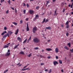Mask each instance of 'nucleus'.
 Instances as JSON below:
<instances>
[{
	"instance_id": "obj_1",
	"label": "nucleus",
	"mask_w": 73,
	"mask_h": 73,
	"mask_svg": "<svg viewBox=\"0 0 73 73\" xmlns=\"http://www.w3.org/2000/svg\"><path fill=\"white\" fill-rule=\"evenodd\" d=\"M33 41L34 43H38L40 42V39L37 38H35L33 39Z\"/></svg>"
},
{
	"instance_id": "obj_2",
	"label": "nucleus",
	"mask_w": 73,
	"mask_h": 73,
	"mask_svg": "<svg viewBox=\"0 0 73 73\" xmlns=\"http://www.w3.org/2000/svg\"><path fill=\"white\" fill-rule=\"evenodd\" d=\"M36 31H37V28L36 27H34L33 29V33H35Z\"/></svg>"
},
{
	"instance_id": "obj_3",
	"label": "nucleus",
	"mask_w": 73,
	"mask_h": 73,
	"mask_svg": "<svg viewBox=\"0 0 73 73\" xmlns=\"http://www.w3.org/2000/svg\"><path fill=\"white\" fill-rule=\"evenodd\" d=\"M8 36V37H9V35L8 34H7L5 35L3 37L2 39V40L3 41L4 40V38H5L6 37H7Z\"/></svg>"
},
{
	"instance_id": "obj_4",
	"label": "nucleus",
	"mask_w": 73,
	"mask_h": 73,
	"mask_svg": "<svg viewBox=\"0 0 73 73\" xmlns=\"http://www.w3.org/2000/svg\"><path fill=\"white\" fill-rule=\"evenodd\" d=\"M53 64L55 66V65H56V64L57 65L58 64V62L56 61H54L53 62Z\"/></svg>"
},
{
	"instance_id": "obj_5",
	"label": "nucleus",
	"mask_w": 73,
	"mask_h": 73,
	"mask_svg": "<svg viewBox=\"0 0 73 73\" xmlns=\"http://www.w3.org/2000/svg\"><path fill=\"white\" fill-rule=\"evenodd\" d=\"M17 40H19V42H21V41H22L21 38H20V37H18L17 38Z\"/></svg>"
},
{
	"instance_id": "obj_6",
	"label": "nucleus",
	"mask_w": 73,
	"mask_h": 73,
	"mask_svg": "<svg viewBox=\"0 0 73 73\" xmlns=\"http://www.w3.org/2000/svg\"><path fill=\"white\" fill-rule=\"evenodd\" d=\"M19 33V29H17V30L16 31V33H15V35H17Z\"/></svg>"
},
{
	"instance_id": "obj_7",
	"label": "nucleus",
	"mask_w": 73,
	"mask_h": 73,
	"mask_svg": "<svg viewBox=\"0 0 73 73\" xmlns=\"http://www.w3.org/2000/svg\"><path fill=\"white\" fill-rule=\"evenodd\" d=\"M29 12L30 14H32L33 13V11L32 10H30Z\"/></svg>"
},
{
	"instance_id": "obj_8",
	"label": "nucleus",
	"mask_w": 73,
	"mask_h": 73,
	"mask_svg": "<svg viewBox=\"0 0 73 73\" xmlns=\"http://www.w3.org/2000/svg\"><path fill=\"white\" fill-rule=\"evenodd\" d=\"M27 31H29V26H28V23L27 24Z\"/></svg>"
},
{
	"instance_id": "obj_9",
	"label": "nucleus",
	"mask_w": 73,
	"mask_h": 73,
	"mask_svg": "<svg viewBox=\"0 0 73 73\" xmlns=\"http://www.w3.org/2000/svg\"><path fill=\"white\" fill-rule=\"evenodd\" d=\"M11 53L10 52L8 53V52H7L6 54H5V56H9L10 55V54Z\"/></svg>"
},
{
	"instance_id": "obj_10",
	"label": "nucleus",
	"mask_w": 73,
	"mask_h": 73,
	"mask_svg": "<svg viewBox=\"0 0 73 73\" xmlns=\"http://www.w3.org/2000/svg\"><path fill=\"white\" fill-rule=\"evenodd\" d=\"M46 50L47 51H50L51 50H52V49L50 48H48L46 49Z\"/></svg>"
},
{
	"instance_id": "obj_11",
	"label": "nucleus",
	"mask_w": 73,
	"mask_h": 73,
	"mask_svg": "<svg viewBox=\"0 0 73 73\" xmlns=\"http://www.w3.org/2000/svg\"><path fill=\"white\" fill-rule=\"evenodd\" d=\"M46 29H48V30H50L51 29V27H46Z\"/></svg>"
},
{
	"instance_id": "obj_12",
	"label": "nucleus",
	"mask_w": 73,
	"mask_h": 73,
	"mask_svg": "<svg viewBox=\"0 0 73 73\" xmlns=\"http://www.w3.org/2000/svg\"><path fill=\"white\" fill-rule=\"evenodd\" d=\"M19 54H24V52L23 51H21L19 53Z\"/></svg>"
},
{
	"instance_id": "obj_13",
	"label": "nucleus",
	"mask_w": 73,
	"mask_h": 73,
	"mask_svg": "<svg viewBox=\"0 0 73 73\" xmlns=\"http://www.w3.org/2000/svg\"><path fill=\"white\" fill-rule=\"evenodd\" d=\"M55 52L56 53H58V48H56L55 49Z\"/></svg>"
},
{
	"instance_id": "obj_14",
	"label": "nucleus",
	"mask_w": 73,
	"mask_h": 73,
	"mask_svg": "<svg viewBox=\"0 0 73 73\" xmlns=\"http://www.w3.org/2000/svg\"><path fill=\"white\" fill-rule=\"evenodd\" d=\"M7 33V31H4L1 34V35L3 36V35H4L5 33Z\"/></svg>"
},
{
	"instance_id": "obj_15",
	"label": "nucleus",
	"mask_w": 73,
	"mask_h": 73,
	"mask_svg": "<svg viewBox=\"0 0 73 73\" xmlns=\"http://www.w3.org/2000/svg\"><path fill=\"white\" fill-rule=\"evenodd\" d=\"M31 36H30V37L27 40V43H29V41H31Z\"/></svg>"
},
{
	"instance_id": "obj_16",
	"label": "nucleus",
	"mask_w": 73,
	"mask_h": 73,
	"mask_svg": "<svg viewBox=\"0 0 73 73\" xmlns=\"http://www.w3.org/2000/svg\"><path fill=\"white\" fill-rule=\"evenodd\" d=\"M59 62L60 64H62V60H59Z\"/></svg>"
},
{
	"instance_id": "obj_17",
	"label": "nucleus",
	"mask_w": 73,
	"mask_h": 73,
	"mask_svg": "<svg viewBox=\"0 0 73 73\" xmlns=\"http://www.w3.org/2000/svg\"><path fill=\"white\" fill-rule=\"evenodd\" d=\"M64 48H65L66 50H69V48L67 46H65L64 47Z\"/></svg>"
},
{
	"instance_id": "obj_18",
	"label": "nucleus",
	"mask_w": 73,
	"mask_h": 73,
	"mask_svg": "<svg viewBox=\"0 0 73 73\" xmlns=\"http://www.w3.org/2000/svg\"><path fill=\"white\" fill-rule=\"evenodd\" d=\"M19 45V44H18L17 45L15 46V47L14 48V49H16V48Z\"/></svg>"
},
{
	"instance_id": "obj_19",
	"label": "nucleus",
	"mask_w": 73,
	"mask_h": 73,
	"mask_svg": "<svg viewBox=\"0 0 73 73\" xmlns=\"http://www.w3.org/2000/svg\"><path fill=\"white\" fill-rule=\"evenodd\" d=\"M10 34V35H11V34H12L13 33V32H12L11 31H9L8 32Z\"/></svg>"
},
{
	"instance_id": "obj_20",
	"label": "nucleus",
	"mask_w": 73,
	"mask_h": 73,
	"mask_svg": "<svg viewBox=\"0 0 73 73\" xmlns=\"http://www.w3.org/2000/svg\"><path fill=\"white\" fill-rule=\"evenodd\" d=\"M12 24H14V25H17V23L16 22H12Z\"/></svg>"
},
{
	"instance_id": "obj_21",
	"label": "nucleus",
	"mask_w": 73,
	"mask_h": 73,
	"mask_svg": "<svg viewBox=\"0 0 73 73\" xmlns=\"http://www.w3.org/2000/svg\"><path fill=\"white\" fill-rule=\"evenodd\" d=\"M9 46L8 45H5L4 46V48H8Z\"/></svg>"
},
{
	"instance_id": "obj_22",
	"label": "nucleus",
	"mask_w": 73,
	"mask_h": 73,
	"mask_svg": "<svg viewBox=\"0 0 73 73\" xmlns=\"http://www.w3.org/2000/svg\"><path fill=\"white\" fill-rule=\"evenodd\" d=\"M27 39H26L25 40H24L23 42V44L27 42Z\"/></svg>"
},
{
	"instance_id": "obj_23",
	"label": "nucleus",
	"mask_w": 73,
	"mask_h": 73,
	"mask_svg": "<svg viewBox=\"0 0 73 73\" xmlns=\"http://www.w3.org/2000/svg\"><path fill=\"white\" fill-rule=\"evenodd\" d=\"M8 70L7 69L5 71H4L3 73H6L7 72H8Z\"/></svg>"
},
{
	"instance_id": "obj_24",
	"label": "nucleus",
	"mask_w": 73,
	"mask_h": 73,
	"mask_svg": "<svg viewBox=\"0 0 73 73\" xmlns=\"http://www.w3.org/2000/svg\"><path fill=\"white\" fill-rule=\"evenodd\" d=\"M32 55V53H31L30 54H29L27 56L28 57H30L31 56V55Z\"/></svg>"
},
{
	"instance_id": "obj_25",
	"label": "nucleus",
	"mask_w": 73,
	"mask_h": 73,
	"mask_svg": "<svg viewBox=\"0 0 73 73\" xmlns=\"http://www.w3.org/2000/svg\"><path fill=\"white\" fill-rule=\"evenodd\" d=\"M67 45L69 46V47H70V43H68Z\"/></svg>"
},
{
	"instance_id": "obj_26",
	"label": "nucleus",
	"mask_w": 73,
	"mask_h": 73,
	"mask_svg": "<svg viewBox=\"0 0 73 73\" xmlns=\"http://www.w3.org/2000/svg\"><path fill=\"white\" fill-rule=\"evenodd\" d=\"M39 48L38 47H36L34 48L35 50H37Z\"/></svg>"
},
{
	"instance_id": "obj_27",
	"label": "nucleus",
	"mask_w": 73,
	"mask_h": 73,
	"mask_svg": "<svg viewBox=\"0 0 73 73\" xmlns=\"http://www.w3.org/2000/svg\"><path fill=\"white\" fill-rule=\"evenodd\" d=\"M46 5H48V4L49 3V1H46Z\"/></svg>"
},
{
	"instance_id": "obj_28",
	"label": "nucleus",
	"mask_w": 73,
	"mask_h": 73,
	"mask_svg": "<svg viewBox=\"0 0 73 73\" xmlns=\"http://www.w3.org/2000/svg\"><path fill=\"white\" fill-rule=\"evenodd\" d=\"M7 2H8L9 4V5H10V4H11V0H9V1H7Z\"/></svg>"
},
{
	"instance_id": "obj_29",
	"label": "nucleus",
	"mask_w": 73,
	"mask_h": 73,
	"mask_svg": "<svg viewBox=\"0 0 73 73\" xmlns=\"http://www.w3.org/2000/svg\"><path fill=\"white\" fill-rule=\"evenodd\" d=\"M66 28H69V25H66Z\"/></svg>"
},
{
	"instance_id": "obj_30",
	"label": "nucleus",
	"mask_w": 73,
	"mask_h": 73,
	"mask_svg": "<svg viewBox=\"0 0 73 73\" xmlns=\"http://www.w3.org/2000/svg\"><path fill=\"white\" fill-rule=\"evenodd\" d=\"M9 13V10H8L6 12V14H8V13Z\"/></svg>"
},
{
	"instance_id": "obj_31",
	"label": "nucleus",
	"mask_w": 73,
	"mask_h": 73,
	"mask_svg": "<svg viewBox=\"0 0 73 73\" xmlns=\"http://www.w3.org/2000/svg\"><path fill=\"white\" fill-rule=\"evenodd\" d=\"M69 24V21H67L66 22V25H68Z\"/></svg>"
},
{
	"instance_id": "obj_32",
	"label": "nucleus",
	"mask_w": 73,
	"mask_h": 73,
	"mask_svg": "<svg viewBox=\"0 0 73 73\" xmlns=\"http://www.w3.org/2000/svg\"><path fill=\"white\" fill-rule=\"evenodd\" d=\"M38 9H39V6H38L36 7V9L38 10Z\"/></svg>"
},
{
	"instance_id": "obj_33",
	"label": "nucleus",
	"mask_w": 73,
	"mask_h": 73,
	"mask_svg": "<svg viewBox=\"0 0 73 73\" xmlns=\"http://www.w3.org/2000/svg\"><path fill=\"white\" fill-rule=\"evenodd\" d=\"M52 72V69H50L49 71L48 72V73H50Z\"/></svg>"
},
{
	"instance_id": "obj_34",
	"label": "nucleus",
	"mask_w": 73,
	"mask_h": 73,
	"mask_svg": "<svg viewBox=\"0 0 73 73\" xmlns=\"http://www.w3.org/2000/svg\"><path fill=\"white\" fill-rule=\"evenodd\" d=\"M5 0H1V3H3V2H4V1Z\"/></svg>"
},
{
	"instance_id": "obj_35",
	"label": "nucleus",
	"mask_w": 73,
	"mask_h": 73,
	"mask_svg": "<svg viewBox=\"0 0 73 73\" xmlns=\"http://www.w3.org/2000/svg\"><path fill=\"white\" fill-rule=\"evenodd\" d=\"M20 24H22L23 23V20H21L20 21Z\"/></svg>"
},
{
	"instance_id": "obj_36",
	"label": "nucleus",
	"mask_w": 73,
	"mask_h": 73,
	"mask_svg": "<svg viewBox=\"0 0 73 73\" xmlns=\"http://www.w3.org/2000/svg\"><path fill=\"white\" fill-rule=\"evenodd\" d=\"M68 35H69V33H66V36H68Z\"/></svg>"
},
{
	"instance_id": "obj_37",
	"label": "nucleus",
	"mask_w": 73,
	"mask_h": 73,
	"mask_svg": "<svg viewBox=\"0 0 73 73\" xmlns=\"http://www.w3.org/2000/svg\"><path fill=\"white\" fill-rule=\"evenodd\" d=\"M29 5L28 4H27V8H29Z\"/></svg>"
},
{
	"instance_id": "obj_38",
	"label": "nucleus",
	"mask_w": 73,
	"mask_h": 73,
	"mask_svg": "<svg viewBox=\"0 0 73 73\" xmlns=\"http://www.w3.org/2000/svg\"><path fill=\"white\" fill-rule=\"evenodd\" d=\"M26 11V10H24L23 11V12L24 13V14H25V12Z\"/></svg>"
},
{
	"instance_id": "obj_39",
	"label": "nucleus",
	"mask_w": 73,
	"mask_h": 73,
	"mask_svg": "<svg viewBox=\"0 0 73 73\" xmlns=\"http://www.w3.org/2000/svg\"><path fill=\"white\" fill-rule=\"evenodd\" d=\"M48 21V19H46V21H45V23H47Z\"/></svg>"
},
{
	"instance_id": "obj_40",
	"label": "nucleus",
	"mask_w": 73,
	"mask_h": 73,
	"mask_svg": "<svg viewBox=\"0 0 73 73\" xmlns=\"http://www.w3.org/2000/svg\"><path fill=\"white\" fill-rule=\"evenodd\" d=\"M70 51L71 52H73V49L70 50Z\"/></svg>"
},
{
	"instance_id": "obj_41",
	"label": "nucleus",
	"mask_w": 73,
	"mask_h": 73,
	"mask_svg": "<svg viewBox=\"0 0 73 73\" xmlns=\"http://www.w3.org/2000/svg\"><path fill=\"white\" fill-rule=\"evenodd\" d=\"M36 19H37V18H36V17H35L33 19V21H35V20H36Z\"/></svg>"
},
{
	"instance_id": "obj_42",
	"label": "nucleus",
	"mask_w": 73,
	"mask_h": 73,
	"mask_svg": "<svg viewBox=\"0 0 73 73\" xmlns=\"http://www.w3.org/2000/svg\"><path fill=\"white\" fill-rule=\"evenodd\" d=\"M42 66V65H44V63H42L40 64Z\"/></svg>"
},
{
	"instance_id": "obj_43",
	"label": "nucleus",
	"mask_w": 73,
	"mask_h": 73,
	"mask_svg": "<svg viewBox=\"0 0 73 73\" xmlns=\"http://www.w3.org/2000/svg\"><path fill=\"white\" fill-rule=\"evenodd\" d=\"M23 6H26V4H25V3H23Z\"/></svg>"
},
{
	"instance_id": "obj_44",
	"label": "nucleus",
	"mask_w": 73,
	"mask_h": 73,
	"mask_svg": "<svg viewBox=\"0 0 73 73\" xmlns=\"http://www.w3.org/2000/svg\"><path fill=\"white\" fill-rule=\"evenodd\" d=\"M57 12V11L56 10H55V12H54V13H55V15H56V13ZM55 15H54V16H55Z\"/></svg>"
},
{
	"instance_id": "obj_45",
	"label": "nucleus",
	"mask_w": 73,
	"mask_h": 73,
	"mask_svg": "<svg viewBox=\"0 0 73 73\" xmlns=\"http://www.w3.org/2000/svg\"><path fill=\"white\" fill-rule=\"evenodd\" d=\"M38 17V15H36L35 17L37 18V17Z\"/></svg>"
},
{
	"instance_id": "obj_46",
	"label": "nucleus",
	"mask_w": 73,
	"mask_h": 73,
	"mask_svg": "<svg viewBox=\"0 0 73 73\" xmlns=\"http://www.w3.org/2000/svg\"><path fill=\"white\" fill-rule=\"evenodd\" d=\"M45 18L44 19H43V21L42 23H44V22H45Z\"/></svg>"
},
{
	"instance_id": "obj_47",
	"label": "nucleus",
	"mask_w": 73,
	"mask_h": 73,
	"mask_svg": "<svg viewBox=\"0 0 73 73\" xmlns=\"http://www.w3.org/2000/svg\"><path fill=\"white\" fill-rule=\"evenodd\" d=\"M44 71H45V72H48V69H45L44 70Z\"/></svg>"
},
{
	"instance_id": "obj_48",
	"label": "nucleus",
	"mask_w": 73,
	"mask_h": 73,
	"mask_svg": "<svg viewBox=\"0 0 73 73\" xmlns=\"http://www.w3.org/2000/svg\"><path fill=\"white\" fill-rule=\"evenodd\" d=\"M15 12L16 13H17V10H16V9L15 8Z\"/></svg>"
},
{
	"instance_id": "obj_49",
	"label": "nucleus",
	"mask_w": 73,
	"mask_h": 73,
	"mask_svg": "<svg viewBox=\"0 0 73 73\" xmlns=\"http://www.w3.org/2000/svg\"><path fill=\"white\" fill-rule=\"evenodd\" d=\"M40 57H41V58H42V57H43V56H42V55H40Z\"/></svg>"
},
{
	"instance_id": "obj_50",
	"label": "nucleus",
	"mask_w": 73,
	"mask_h": 73,
	"mask_svg": "<svg viewBox=\"0 0 73 73\" xmlns=\"http://www.w3.org/2000/svg\"><path fill=\"white\" fill-rule=\"evenodd\" d=\"M72 11H73V12L71 13V15H73V9H72Z\"/></svg>"
},
{
	"instance_id": "obj_51",
	"label": "nucleus",
	"mask_w": 73,
	"mask_h": 73,
	"mask_svg": "<svg viewBox=\"0 0 73 73\" xmlns=\"http://www.w3.org/2000/svg\"><path fill=\"white\" fill-rule=\"evenodd\" d=\"M65 8H64L63 9V12H65Z\"/></svg>"
},
{
	"instance_id": "obj_52",
	"label": "nucleus",
	"mask_w": 73,
	"mask_h": 73,
	"mask_svg": "<svg viewBox=\"0 0 73 73\" xmlns=\"http://www.w3.org/2000/svg\"><path fill=\"white\" fill-rule=\"evenodd\" d=\"M22 70H23V71H24V70H25V69H22Z\"/></svg>"
},
{
	"instance_id": "obj_53",
	"label": "nucleus",
	"mask_w": 73,
	"mask_h": 73,
	"mask_svg": "<svg viewBox=\"0 0 73 73\" xmlns=\"http://www.w3.org/2000/svg\"><path fill=\"white\" fill-rule=\"evenodd\" d=\"M56 59H58V56H56Z\"/></svg>"
},
{
	"instance_id": "obj_54",
	"label": "nucleus",
	"mask_w": 73,
	"mask_h": 73,
	"mask_svg": "<svg viewBox=\"0 0 73 73\" xmlns=\"http://www.w3.org/2000/svg\"><path fill=\"white\" fill-rule=\"evenodd\" d=\"M27 66H26L25 67H24V69H25V68H27Z\"/></svg>"
},
{
	"instance_id": "obj_55",
	"label": "nucleus",
	"mask_w": 73,
	"mask_h": 73,
	"mask_svg": "<svg viewBox=\"0 0 73 73\" xmlns=\"http://www.w3.org/2000/svg\"><path fill=\"white\" fill-rule=\"evenodd\" d=\"M4 29L5 30H7V27H5Z\"/></svg>"
},
{
	"instance_id": "obj_56",
	"label": "nucleus",
	"mask_w": 73,
	"mask_h": 73,
	"mask_svg": "<svg viewBox=\"0 0 73 73\" xmlns=\"http://www.w3.org/2000/svg\"><path fill=\"white\" fill-rule=\"evenodd\" d=\"M11 27L12 28H13V25H11Z\"/></svg>"
},
{
	"instance_id": "obj_57",
	"label": "nucleus",
	"mask_w": 73,
	"mask_h": 73,
	"mask_svg": "<svg viewBox=\"0 0 73 73\" xmlns=\"http://www.w3.org/2000/svg\"><path fill=\"white\" fill-rule=\"evenodd\" d=\"M25 20H26V21H28V20H29L28 18H27Z\"/></svg>"
},
{
	"instance_id": "obj_58",
	"label": "nucleus",
	"mask_w": 73,
	"mask_h": 73,
	"mask_svg": "<svg viewBox=\"0 0 73 73\" xmlns=\"http://www.w3.org/2000/svg\"><path fill=\"white\" fill-rule=\"evenodd\" d=\"M56 1V0H52V1L53 3H54L55 1Z\"/></svg>"
},
{
	"instance_id": "obj_59",
	"label": "nucleus",
	"mask_w": 73,
	"mask_h": 73,
	"mask_svg": "<svg viewBox=\"0 0 73 73\" xmlns=\"http://www.w3.org/2000/svg\"><path fill=\"white\" fill-rule=\"evenodd\" d=\"M9 52H10V50H8L7 51V52L9 53Z\"/></svg>"
},
{
	"instance_id": "obj_60",
	"label": "nucleus",
	"mask_w": 73,
	"mask_h": 73,
	"mask_svg": "<svg viewBox=\"0 0 73 73\" xmlns=\"http://www.w3.org/2000/svg\"><path fill=\"white\" fill-rule=\"evenodd\" d=\"M11 8L13 10H14V8L11 7Z\"/></svg>"
},
{
	"instance_id": "obj_61",
	"label": "nucleus",
	"mask_w": 73,
	"mask_h": 73,
	"mask_svg": "<svg viewBox=\"0 0 73 73\" xmlns=\"http://www.w3.org/2000/svg\"><path fill=\"white\" fill-rule=\"evenodd\" d=\"M48 59H49V58H50V56H48Z\"/></svg>"
},
{
	"instance_id": "obj_62",
	"label": "nucleus",
	"mask_w": 73,
	"mask_h": 73,
	"mask_svg": "<svg viewBox=\"0 0 73 73\" xmlns=\"http://www.w3.org/2000/svg\"><path fill=\"white\" fill-rule=\"evenodd\" d=\"M28 69H29V67H28V68H27L25 69V70H28Z\"/></svg>"
},
{
	"instance_id": "obj_63",
	"label": "nucleus",
	"mask_w": 73,
	"mask_h": 73,
	"mask_svg": "<svg viewBox=\"0 0 73 73\" xmlns=\"http://www.w3.org/2000/svg\"><path fill=\"white\" fill-rule=\"evenodd\" d=\"M20 64V63L19 62V63H18V64H17L16 65H19Z\"/></svg>"
},
{
	"instance_id": "obj_64",
	"label": "nucleus",
	"mask_w": 73,
	"mask_h": 73,
	"mask_svg": "<svg viewBox=\"0 0 73 73\" xmlns=\"http://www.w3.org/2000/svg\"><path fill=\"white\" fill-rule=\"evenodd\" d=\"M61 27H62V28L63 27H64V25H61Z\"/></svg>"
}]
</instances>
